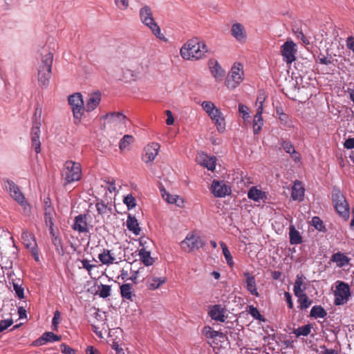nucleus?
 <instances>
[{"instance_id":"obj_1","label":"nucleus","mask_w":354,"mask_h":354,"mask_svg":"<svg viewBox=\"0 0 354 354\" xmlns=\"http://www.w3.org/2000/svg\"><path fill=\"white\" fill-rule=\"evenodd\" d=\"M207 53L206 44L198 39H192L185 42L180 50V56L186 60L202 59Z\"/></svg>"},{"instance_id":"obj_2","label":"nucleus","mask_w":354,"mask_h":354,"mask_svg":"<svg viewBox=\"0 0 354 354\" xmlns=\"http://www.w3.org/2000/svg\"><path fill=\"white\" fill-rule=\"evenodd\" d=\"M41 56V62L38 66V81L43 86H46L51 77L53 55L48 50H44Z\"/></svg>"},{"instance_id":"obj_3","label":"nucleus","mask_w":354,"mask_h":354,"mask_svg":"<svg viewBox=\"0 0 354 354\" xmlns=\"http://www.w3.org/2000/svg\"><path fill=\"white\" fill-rule=\"evenodd\" d=\"M139 15L142 23L151 30L156 38L165 42L167 41V39L161 32L160 28L157 23L155 22L152 11L149 6H145L140 8Z\"/></svg>"},{"instance_id":"obj_4","label":"nucleus","mask_w":354,"mask_h":354,"mask_svg":"<svg viewBox=\"0 0 354 354\" xmlns=\"http://www.w3.org/2000/svg\"><path fill=\"white\" fill-rule=\"evenodd\" d=\"M203 109L209 116L216 129L219 132H224L225 130L226 123L225 117L220 109L211 101H204L201 104Z\"/></svg>"},{"instance_id":"obj_5","label":"nucleus","mask_w":354,"mask_h":354,"mask_svg":"<svg viewBox=\"0 0 354 354\" xmlns=\"http://www.w3.org/2000/svg\"><path fill=\"white\" fill-rule=\"evenodd\" d=\"M244 80L243 65L235 62L226 77L225 84L229 89L236 88Z\"/></svg>"},{"instance_id":"obj_6","label":"nucleus","mask_w":354,"mask_h":354,"mask_svg":"<svg viewBox=\"0 0 354 354\" xmlns=\"http://www.w3.org/2000/svg\"><path fill=\"white\" fill-rule=\"evenodd\" d=\"M62 176L67 184L80 180L82 177L80 164L72 160L66 161L64 165Z\"/></svg>"},{"instance_id":"obj_7","label":"nucleus","mask_w":354,"mask_h":354,"mask_svg":"<svg viewBox=\"0 0 354 354\" xmlns=\"http://www.w3.org/2000/svg\"><path fill=\"white\" fill-rule=\"evenodd\" d=\"M4 187L10 192V196L17 201L25 210L27 209L28 204L25 196L20 191L19 187L12 180H4Z\"/></svg>"},{"instance_id":"obj_8","label":"nucleus","mask_w":354,"mask_h":354,"mask_svg":"<svg viewBox=\"0 0 354 354\" xmlns=\"http://www.w3.org/2000/svg\"><path fill=\"white\" fill-rule=\"evenodd\" d=\"M334 295L335 305L340 306L346 304L351 296L349 286L344 281H337Z\"/></svg>"},{"instance_id":"obj_9","label":"nucleus","mask_w":354,"mask_h":354,"mask_svg":"<svg viewBox=\"0 0 354 354\" xmlns=\"http://www.w3.org/2000/svg\"><path fill=\"white\" fill-rule=\"evenodd\" d=\"M68 104L71 106L75 123L80 121L83 115L84 101L81 93H76L70 95L68 98Z\"/></svg>"},{"instance_id":"obj_10","label":"nucleus","mask_w":354,"mask_h":354,"mask_svg":"<svg viewBox=\"0 0 354 354\" xmlns=\"http://www.w3.org/2000/svg\"><path fill=\"white\" fill-rule=\"evenodd\" d=\"M332 200L334 207L338 214L342 217L348 216V205L342 192L339 190H334L332 194Z\"/></svg>"},{"instance_id":"obj_11","label":"nucleus","mask_w":354,"mask_h":354,"mask_svg":"<svg viewBox=\"0 0 354 354\" xmlns=\"http://www.w3.org/2000/svg\"><path fill=\"white\" fill-rule=\"evenodd\" d=\"M265 100V96L262 93H259L256 105L257 106V113L254 115V119L253 121V131L254 134H257L261 129V127L263 126V118L261 114L263 111V104Z\"/></svg>"},{"instance_id":"obj_12","label":"nucleus","mask_w":354,"mask_h":354,"mask_svg":"<svg viewBox=\"0 0 354 354\" xmlns=\"http://www.w3.org/2000/svg\"><path fill=\"white\" fill-rule=\"evenodd\" d=\"M296 44L292 40H287L281 47L283 61L288 64L292 63L296 57Z\"/></svg>"},{"instance_id":"obj_13","label":"nucleus","mask_w":354,"mask_h":354,"mask_svg":"<svg viewBox=\"0 0 354 354\" xmlns=\"http://www.w3.org/2000/svg\"><path fill=\"white\" fill-rule=\"evenodd\" d=\"M203 245L204 243L201 238L192 234H188L181 242V247L186 252H191L194 250L198 249Z\"/></svg>"},{"instance_id":"obj_14","label":"nucleus","mask_w":354,"mask_h":354,"mask_svg":"<svg viewBox=\"0 0 354 354\" xmlns=\"http://www.w3.org/2000/svg\"><path fill=\"white\" fill-rule=\"evenodd\" d=\"M160 149V145L157 142H151L148 144L144 148V153L142 155V160L146 163L153 162L158 156Z\"/></svg>"},{"instance_id":"obj_15","label":"nucleus","mask_w":354,"mask_h":354,"mask_svg":"<svg viewBox=\"0 0 354 354\" xmlns=\"http://www.w3.org/2000/svg\"><path fill=\"white\" fill-rule=\"evenodd\" d=\"M104 118L106 120L108 124L118 127L119 129L124 127L127 120L126 116L120 112H111L107 113L104 116Z\"/></svg>"},{"instance_id":"obj_16","label":"nucleus","mask_w":354,"mask_h":354,"mask_svg":"<svg viewBox=\"0 0 354 354\" xmlns=\"http://www.w3.org/2000/svg\"><path fill=\"white\" fill-rule=\"evenodd\" d=\"M90 218L86 214H80L75 217L73 229L80 233H85L89 231L88 219Z\"/></svg>"},{"instance_id":"obj_17","label":"nucleus","mask_w":354,"mask_h":354,"mask_svg":"<svg viewBox=\"0 0 354 354\" xmlns=\"http://www.w3.org/2000/svg\"><path fill=\"white\" fill-rule=\"evenodd\" d=\"M40 127V120L35 119V120L33 122V127L31 131V139L32 147H34L37 153H39L41 151V142L39 140Z\"/></svg>"},{"instance_id":"obj_18","label":"nucleus","mask_w":354,"mask_h":354,"mask_svg":"<svg viewBox=\"0 0 354 354\" xmlns=\"http://www.w3.org/2000/svg\"><path fill=\"white\" fill-rule=\"evenodd\" d=\"M232 36L239 43H245L247 39V32L245 26L241 23H235L231 27Z\"/></svg>"},{"instance_id":"obj_19","label":"nucleus","mask_w":354,"mask_h":354,"mask_svg":"<svg viewBox=\"0 0 354 354\" xmlns=\"http://www.w3.org/2000/svg\"><path fill=\"white\" fill-rule=\"evenodd\" d=\"M244 277L243 283L245 286L246 290L252 295L258 297L259 293L257 290V284L254 278V276L252 275L248 272H245L243 274Z\"/></svg>"},{"instance_id":"obj_20","label":"nucleus","mask_w":354,"mask_h":354,"mask_svg":"<svg viewBox=\"0 0 354 354\" xmlns=\"http://www.w3.org/2000/svg\"><path fill=\"white\" fill-rule=\"evenodd\" d=\"M196 162L201 165L206 167L208 170L214 171L216 167V158L209 156L203 152L198 153L196 158Z\"/></svg>"},{"instance_id":"obj_21","label":"nucleus","mask_w":354,"mask_h":354,"mask_svg":"<svg viewBox=\"0 0 354 354\" xmlns=\"http://www.w3.org/2000/svg\"><path fill=\"white\" fill-rule=\"evenodd\" d=\"M101 101V93L99 91L88 94L84 109L87 112L93 111L97 108Z\"/></svg>"},{"instance_id":"obj_22","label":"nucleus","mask_w":354,"mask_h":354,"mask_svg":"<svg viewBox=\"0 0 354 354\" xmlns=\"http://www.w3.org/2000/svg\"><path fill=\"white\" fill-rule=\"evenodd\" d=\"M211 190L216 197H224L229 194L230 189L223 182L213 180L211 185Z\"/></svg>"},{"instance_id":"obj_23","label":"nucleus","mask_w":354,"mask_h":354,"mask_svg":"<svg viewBox=\"0 0 354 354\" xmlns=\"http://www.w3.org/2000/svg\"><path fill=\"white\" fill-rule=\"evenodd\" d=\"M211 74L215 78L216 82H221L225 74V70L221 67L216 60L210 59L208 63Z\"/></svg>"},{"instance_id":"obj_24","label":"nucleus","mask_w":354,"mask_h":354,"mask_svg":"<svg viewBox=\"0 0 354 354\" xmlns=\"http://www.w3.org/2000/svg\"><path fill=\"white\" fill-rule=\"evenodd\" d=\"M160 192L163 199L168 203L175 204L179 207H183L184 206V200L179 196L176 194L171 195L164 188L160 189Z\"/></svg>"},{"instance_id":"obj_25","label":"nucleus","mask_w":354,"mask_h":354,"mask_svg":"<svg viewBox=\"0 0 354 354\" xmlns=\"http://www.w3.org/2000/svg\"><path fill=\"white\" fill-rule=\"evenodd\" d=\"M61 339V336L54 334L53 332H46L34 343L35 345L41 346L46 342H55Z\"/></svg>"},{"instance_id":"obj_26","label":"nucleus","mask_w":354,"mask_h":354,"mask_svg":"<svg viewBox=\"0 0 354 354\" xmlns=\"http://www.w3.org/2000/svg\"><path fill=\"white\" fill-rule=\"evenodd\" d=\"M225 308L221 305H215L210 310L209 314L210 317L216 321L224 322L225 321Z\"/></svg>"},{"instance_id":"obj_27","label":"nucleus","mask_w":354,"mask_h":354,"mask_svg":"<svg viewBox=\"0 0 354 354\" xmlns=\"http://www.w3.org/2000/svg\"><path fill=\"white\" fill-rule=\"evenodd\" d=\"M304 187L300 181L296 180L292 187V198L295 201H302L304 196Z\"/></svg>"},{"instance_id":"obj_28","label":"nucleus","mask_w":354,"mask_h":354,"mask_svg":"<svg viewBox=\"0 0 354 354\" xmlns=\"http://www.w3.org/2000/svg\"><path fill=\"white\" fill-rule=\"evenodd\" d=\"M330 261L335 263L337 267L342 268L349 263L350 259L344 253L338 252L332 255Z\"/></svg>"},{"instance_id":"obj_29","label":"nucleus","mask_w":354,"mask_h":354,"mask_svg":"<svg viewBox=\"0 0 354 354\" xmlns=\"http://www.w3.org/2000/svg\"><path fill=\"white\" fill-rule=\"evenodd\" d=\"M166 282V278L164 277H149L147 281V286L149 290H156Z\"/></svg>"},{"instance_id":"obj_30","label":"nucleus","mask_w":354,"mask_h":354,"mask_svg":"<svg viewBox=\"0 0 354 354\" xmlns=\"http://www.w3.org/2000/svg\"><path fill=\"white\" fill-rule=\"evenodd\" d=\"M98 259L104 265H111L115 262L114 254L109 250H104L103 252L98 255Z\"/></svg>"},{"instance_id":"obj_31","label":"nucleus","mask_w":354,"mask_h":354,"mask_svg":"<svg viewBox=\"0 0 354 354\" xmlns=\"http://www.w3.org/2000/svg\"><path fill=\"white\" fill-rule=\"evenodd\" d=\"M121 297L129 301H133L136 297L133 292V286L130 283H124L120 288Z\"/></svg>"},{"instance_id":"obj_32","label":"nucleus","mask_w":354,"mask_h":354,"mask_svg":"<svg viewBox=\"0 0 354 354\" xmlns=\"http://www.w3.org/2000/svg\"><path fill=\"white\" fill-rule=\"evenodd\" d=\"M127 227L129 230L131 231L134 234L138 235L140 232V228L139 227L137 219L132 216H129L127 221Z\"/></svg>"},{"instance_id":"obj_33","label":"nucleus","mask_w":354,"mask_h":354,"mask_svg":"<svg viewBox=\"0 0 354 354\" xmlns=\"http://www.w3.org/2000/svg\"><path fill=\"white\" fill-rule=\"evenodd\" d=\"M21 239L24 241V243L26 248L33 250L36 245L35 240L32 234L28 232H24L21 234Z\"/></svg>"},{"instance_id":"obj_34","label":"nucleus","mask_w":354,"mask_h":354,"mask_svg":"<svg viewBox=\"0 0 354 354\" xmlns=\"http://www.w3.org/2000/svg\"><path fill=\"white\" fill-rule=\"evenodd\" d=\"M139 256L142 262L147 266H151L154 261L151 257L150 252L147 251L145 248L139 250Z\"/></svg>"},{"instance_id":"obj_35","label":"nucleus","mask_w":354,"mask_h":354,"mask_svg":"<svg viewBox=\"0 0 354 354\" xmlns=\"http://www.w3.org/2000/svg\"><path fill=\"white\" fill-rule=\"evenodd\" d=\"M290 242L292 245H297L302 241V238L300 235V233L295 230L294 226H290Z\"/></svg>"},{"instance_id":"obj_36","label":"nucleus","mask_w":354,"mask_h":354,"mask_svg":"<svg viewBox=\"0 0 354 354\" xmlns=\"http://www.w3.org/2000/svg\"><path fill=\"white\" fill-rule=\"evenodd\" d=\"M248 196L250 199H252L254 201H259L264 197V193L261 192L260 189H258L256 187H252L248 191Z\"/></svg>"},{"instance_id":"obj_37","label":"nucleus","mask_w":354,"mask_h":354,"mask_svg":"<svg viewBox=\"0 0 354 354\" xmlns=\"http://www.w3.org/2000/svg\"><path fill=\"white\" fill-rule=\"evenodd\" d=\"M303 283H304V279L302 275H297V279L295 280V284H294V293L295 296H298L300 294H302L304 288H303Z\"/></svg>"},{"instance_id":"obj_38","label":"nucleus","mask_w":354,"mask_h":354,"mask_svg":"<svg viewBox=\"0 0 354 354\" xmlns=\"http://www.w3.org/2000/svg\"><path fill=\"white\" fill-rule=\"evenodd\" d=\"M326 315V311L321 306H315L310 310V316L315 318H324Z\"/></svg>"},{"instance_id":"obj_39","label":"nucleus","mask_w":354,"mask_h":354,"mask_svg":"<svg viewBox=\"0 0 354 354\" xmlns=\"http://www.w3.org/2000/svg\"><path fill=\"white\" fill-rule=\"evenodd\" d=\"M311 330V326L310 324H307L297 328H295L292 331V333L295 334L297 337L299 336H307L310 334Z\"/></svg>"},{"instance_id":"obj_40","label":"nucleus","mask_w":354,"mask_h":354,"mask_svg":"<svg viewBox=\"0 0 354 354\" xmlns=\"http://www.w3.org/2000/svg\"><path fill=\"white\" fill-rule=\"evenodd\" d=\"M134 142V138L131 135H125L122 138L119 143V148L120 150L127 149L131 143Z\"/></svg>"},{"instance_id":"obj_41","label":"nucleus","mask_w":354,"mask_h":354,"mask_svg":"<svg viewBox=\"0 0 354 354\" xmlns=\"http://www.w3.org/2000/svg\"><path fill=\"white\" fill-rule=\"evenodd\" d=\"M220 244H221V247L223 250V254L225 257L227 263L230 267H232L234 266V261H233L232 256L231 255L230 250H228V248L225 243L221 242Z\"/></svg>"},{"instance_id":"obj_42","label":"nucleus","mask_w":354,"mask_h":354,"mask_svg":"<svg viewBox=\"0 0 354 354\" xmlns=\"http://www.w3.org/2000/svg\"><path fill=\"white\" fill-rule=\"evenodd\" d=\"M297 297H298V302L299 303V307L301 309L307 308L311 305L312 301H310L308 298V297L306 294L302 293V294L299 295Z\"/></svg>"},{"instance_id":"obj_43","label":"nucleus","mask_w":354,"mask_h":354,"mask_svg":"<svg viewBox=\"0 0 354 354\" xmlns=\"http://www.w3.org/2000/svg\"><path fill=\"white\" fill-rule=\"evenodd\" d=\"M111 286L109 285L101 284L98 286V295L102 298H106L111 294Z\"/></svg>"},{"instance_id":"obj_44","label":"nucleus","mask_w":354,"mask_h":354,"mask_svg":"<svg viewBox=\"0 0 354 354\" xmlns=\"http://www.w3.org/2000/svg\"><path fill=\"white\" fill-rule=\"evenodd\" d=\"M53 209L50 207H48L45 209V222L47 226H48L53 230Z\"/></svg>"},{"instance_id":"obj_45","label":"nucleus","mask_w":354,"mask_h":354,"mask_svg":"<svg viewBox=\"0 0 354 354\" xmlns=\"http://www.w3.org/2000/svg\"><path fill=\"white\" fill-rule=\"evenodd\" d=\"M13 289L17 295V296L19 297V299H24V288L21 286V284L19 283V280L18 281H13L12 282Z\"/></svg>"},{"instance_id":"obj_46","label":"nucleus","mask_w":354,"mask_h":354,"mask_svg":"<svg viewBox=\"0 0 354 354\" xmlns=\"http://www.w3.org/2000/svg\"><path fill=\"white\" fill-rule=\"evenodd\" d=\"M123 202L127 206L129 209H132L136 205V199L131 194H128L126 196L123 200Z\"/></svg>"},{"instance_id":"obj_47","label":"nucleus","mask_w":354,"mask_h":354,"mask_svg":"<svg viewBox=\"0 0 354 354\" xmlns=\"http://www.w3.org/2000/svg\"><path fill=\"white\" fill-rule=\"evenodd\" d=\"M248 312L254 319L259 321H265L263 317L261 315L259 310L256 307L250 306Z\"/></svg>"},{"instance_id":"obj_48","label":"nucleus","mask_w":354,"mask_h":354,"mask_svg":"<svg viewBox=\"0 0 354 354\" xmlns=\"http://www.w3.org/2000/svg\"><path fill=\"white\" fill-rule=\"evenodd\" d=\"M61 319V313L59 310H55L54 313V316L52 322V326L53 330H57L58 327V324H59Z\"/></svg>"},{"instance_id":"obj_49","label":"nucleus","mask_w":354,"mask_h":354,"mask_svg":"<svg viewBox=\"0 0 354 354\" xmlns=\"http://www.w3.org/2000/svg\"><path fill=\"white\" fill-rule=\"evenodd\" d=\"M95 206L99 214L103 215L108 213V207L104 203H97Z\"/></svg>"},{"instance_id":"obj_50","label":"nucleus","mask_w":354,"mask_h":354,"mask_svg":"<svg viewBox=\"0 0 354 354\" xmlns=\"http://www.w3.org/2000/svg\"><path fill=\"white\" fill-rule=\"evenodd\" d=\"M239 111L242 114V118L243 120L248 119L249 116V109L247 106L243 105L242 104H239Z\"/></svg>"},{"instance_id":"obj_51","label":"nucleus","mask_w":354,"mask_h":354,"mask_svg":"<svg viewBox=\"0 0 354 354\" xmlns=\"http://www.w3.org/2000/svg\"><path fill=\"white\" fill-rule=\"evenodd\" d=\"M116 6L122 10H124L129 7V0H114Z\"/></svg>"},{"instance_id":"obj_52","label":"nucleus","mask_w":354,"mask_h":354,"mask_svg":"<svg viewBox=\"0 0 354 354\" xmlns=\"http://www.w3.org/2000/svg\"><path fill=\"white\" fill-rule=\"evenodd\" d=\"M205 333L207 337L214 339L217 337L218 335V331L212 330L211 327H205Z\"/></svg>"},{"instance_id":"obj_53","label":"nucleus","mask_w":354,"mask_h":354,"mask_svg":"<svg viewBox=\"0 0 354 354\" xmlns=\"http://www.w3.org/2000/svg\"><path fill=\"white\" fill-rule=\"evenodd\" d=\"M283 149L288 153H295V150L293 145L290 142L284 141L282 144Z\"/></svg>"},{"instance_id":"obj_54","label":"nucleus","mask_w":354,"mask_h":354,"mask_svg":"<svg viewBox=\"0 0 354 354\" xmlns=\"http://www.w3.org/2000/svg\"><path fill=\"white\" fill-rule=\"evenodd\" d=\"M13 324L12 319H4L0 322V332L7 329Z\"/></svg>"},{"instance_id":"obj_55","label":"nucleus","mask_w":354,"mask_h":354,"mask_svg":"<svg viewBox=\"0 0 354 354\" xmlns=\"http://www.w3.org/2000/svg\"><path fill=\"white\" fill-rule=\"evenodd\" d=\"M60 350L64 354H75V350L69 347L65 344L60 345Z\"/></svg>"},{"instance_id":"obj_56","label":"nucleus","mask_w":354,"mask_h":354,"mask_svg":"<svg viewBox=\"0 0 354 354\" xmlns=\"http://www.w3.org/2000/svg\"><path fill=\"white\" fill-rule=\"evenodd\" d=\"M82 268L86 269L88 272L91 271V270L95 267V265L91 264L90 261L87 259H83L81 261Z\"/></svg>"},{"instance_id":"obj_57","label":"nucleus","mask_w":354,"mask_h":354,"mask_svg":"<svg viewBox=\"0 0 354 354\" xmlns=\"http://www.w3.org/2000/svg\"><path fill=\"white\" fill-rule=\"evenodd\" d=\"M313 225L317 230H321L323 225L322 221L319 219V218L315 216L312 219Z\"/></svg>"},{"instance_id":"obj_58","label":"nucleus","mask_w":354,"mask_h":354,"mask_svg":"<svg viewBox=\"0 0 354 354\" xmlns=\"http://www.w3.org/2000/svg\"><path fill=\"white\" fill-rule=\"evenodd\" d=\"M318 62L324 65H329L332 63V57H318Z\"/></svg>"},{"instance_id":"obj_59","label":"nucleus","mask_w":354,"mask_h":354,"mask_svg":"<svg viewBox=\"0 0 354 354\" xmlns=\"http://www.w3.org/2000/svg\"><path fill=\"white\" fill-rule=\"evenodd\" d=\"M165 113L167 115V120H166V123L167 125H172L174 122V118L173 117V115H172V113L171 111L169 110H167L165 111Z\"/></svg>"},{"instance_id":"obj_60","label":"nucleus","mask_w":354,"mask_h":354,"mask_svg":"<svg viewBox=\"0 0 354 354\" xmlns=\"http://www.w3.org/2000/svg\"><path fill=\"white\" fill-rule=\"evenodd\" d=\"M344 146L348 149H352L354 148V138H348L346 140Z\"/></svg>"},{"instance_id":"obj_61","label":"nucleus","mask_w":354,"mask_h":354,"mask_svg":"<svg viewBox=\"0 0 354 354\" xmlns=\"http://www.w3.org/2000/svg\"><path fill=\"white\" fill-rule=\"evenodd\" d=\"M107 183L109 185L107 189L109 192L112 193L117 191L115 182L113 179L111 181H108Z\"/></svg>"},{"instance_id":"obj_62","label":"nucleus","mask_w":354,"mask_h":354,"mask_svg":"<svg viewBox=\"0 0 354 354\" xmlns=\"http://www.w3.org/2000/svg\"><path fill=\"white\" fill-rule=\"evenodd\" d=\"M346 46L348 49L354 53V37H350L347 39Z\"/></svg>"},{"instance_id":"obj_63","label":"nucleus","mask_w":354,"mask_h":354,"mask_svg":"<svg viewBox=\"0 0 354 354\" xmlns=\"http://www.w3.org/2000/svg\"><path fill=\"white\" fill-rule=\"evenodd\" d=\"M53 243L54 245L56 247L57 250H59V248H62L61 239L59 237L55 236L53 239Z\"/></svg>"},{"instance_id":"obj_64","label":"nucleus","mask_w":354,"mask_h":354,"mask_svg":"<svg viewBox=\"0 0 354 354\" xmlns=\"http://www.w3.org/2000/svg\"><path fill=\"white\" fill-rule=\"evenodd\" d=\"M86 354H100V352L94 348L93 346H89L86 349Z\"/></svg>"}]
</instances>
